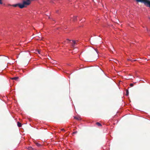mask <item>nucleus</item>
Instances as JSON below:
<instances>
[{"instance_id": "obj_2", "label": "nucleus", "mask_w": 150, "mask_h": 150, "mask_svg": "<svg viewBox=\"0 0 150 150\" xmlns=\"http://www.w3.org/2000/svg\"><path fill=\"white\" fill-rule=\"evenodd\" d=\"M140 2L144 3L146 6L150 8V0H142Z\"/></svg>"}, {"instance_id": "obj_24", "label": "nucleus", "mask_w": 150, "mask_h": 150, "mask_svg": "<svg viewBox=\"0 0 150 150\" xmlns=\"http://www.w3.org/2000/svg\"><path fill=\"white\" fill-rule=\"evenodd\" d=\"M126 95H127V96L129 94H126Z\"/></svg>"}, {"instance_id": "obj_19", "label": "nucleus", "mask_w": 150, "mask_h": 150, "mask_svg": "<svg viewBox=\"0 0 150 150\" xmlns=\"http://www.w3.org/2000/svg\"><path fill=\"white\" fill-rule=\"evenodd\" d=\"M96 53H97L96 55H98V52H97V50H96Z\"/></svg>"}, {"instance_id": "obj_20", "label": "nucleus", "mask_w": 150, "mask_h": 150, "mask_svg": "<svg viewBox=\"0 0 150 150\" xmlns=\"http://www.w3.org/2000/svg\"><path fill=\"white\" fill-rule=\"evenodd\" d=\"M136 60H132V61H133V62H134V61H136Z\"/></svg>"}, {"instance_id": "obj_3", "label": "nucleus", "mask_w": 150, "mask_h": 150, "mask_svg": "<svg viewBox=\"0 0 150 150\" xmlns=\"http://www.w3.org/2000/svg\"><path fill=\"white\" fill-rule=\"evenodd\" d=\"M21 5V4L18 3V4H15L12 5V6H13V7H16L17 6H18L20 8V6Z\"/></svg>"}, {"instance_id": "obj_11", "label": "nucleus", "mask_w": 150, "mask_h": 150, "mask_svg": "<svg viewBox=\"0 0 150 150\" xmlns=\"http://www.w3.org/2000/svg\"><path fill=\"white\" fill-rule=\"evenodd\" d=\"M96 124L99 126H102L101 124L98 122H96Z\"/></svg>"}, {"instance_id": "obj_21", "label": "nucleus", "mask_w": 150, "mask_h": 150, "mask_svg": "<svg viewBox=\"0 0 150 150\" xmlns=\"http://www.w3.org/2000/svg\"><path fill=\"white\" fill-rule=\"evenodd\" d=\"M76 133V132H73V133H74V134H75V133Z\"/></svg>"}, {"instance_id": "obj_15", "label": "nucleus", "mask_w": 150, "mask_h": 150, "mask_svg": "<svg viewBox=\"0 0 150 150\" xmlns=\"http://www.w3.org/2000/svg\"><path fill=\"white\" fill-rule=\"evenodd\" d=\"M126 94H129V91L128 90H126Z\"/></svg>"}, {"instance_id": "obj_9", "label": "nucleus", "mask_w": 150, "mask_h": 150, "mask_svg": "<svg viewBox=\"0 0 150 150\" xmlns=\"http://www.w3.org/2000/svg\"><path fill=\"white\" fill-rule=\"evenodd\" d=\"M74 118L78 120H81V118L80 117H74Z\"/></svg>"}, {"instance_id": "obj_5", "label": "nucleus", "mask_w": 150, "mask_h": 150, "mask_svg": "<svg viewBox=\"0 0 150 150\" xmlns=\"http://www.w3.org/2000/svg\"><path fill=\"white\" fill-rule=\"evenodd\" d=\"M35 143L36 145L38 147H40L42 146V145L39 143L36 142Z\"/></svg>"}, {"instance_id": "obj_4", "label": "nucleus", "mask_w": 150, "mask_h": 150, "mask_svg": "<svg viewBox=\"0 0 150 150\" xmlns=\"http://www.w3.org/2000/svg\"><path fill=\"white\" fill-rule=\"evenodd\" d=\"M72 47H74L75 45L76 44V43L75 41L74 40H72Z\"/></svg>"}, {"instance_id": "obj_17", "label": "nucleus", "mask_w": 150, "mask_h": 150, "mask_svg": "<svg viewBox=\"0 0 150 150\" xmlns=\"http://www.w3.org/2000/svg\"><path fill=\"white\" fill-rule=\"evenodd\" d=\"M38 52L39 54H40V51L39 50H38Z\"/></svg>"}, {"instance_id": "obj_1", "label": "nucleus", "mask_w": 150, "mask_h": 150, "mask_svg": "<svg viewBox=\"0 0 150 150\" xmlns=\"http://www.w3.org/2000/svg\"><path fill=\"white\" fill-rule=\"evenodd\" d=\"M31 0H24L23 1V4H21V5L20 6V8H22L24 7H26L27 6L29 5L31 3Z\"/></svg>"}, {"instance_id": "obj_8", "label": "nucleus", "mask_w": 150, "mask_h": 150, "mask_svg": "<svg viewBox=\"0 0 150 150\" xmlns=\"http://www.w3.org/2000/svg\"><path fill=\"white\" fill-rule=\"evenodd\" d=\"M17 125L19 127H20L21 126V124L19 122H18L17 123Z\"/></svg>"}, {"instance_id": "obj_22", "label": "nucleus", "mask_w": 150, "mask_h": 150, "mask_svg": "<svg viewBox=\"0 0 150 150\" xmlns=\"http://www.w3.org/2000/svg\"><path fill=\"white\" fill-rule=\"evenodd\" d=\"M67 40H69V41H71V40H69L68 39H67Z\"/></svg>"}, {"instance_id": "obj_7", "label": "nucleus", "mask_w": 150, "mask_h": 150, "mask_svg": "<svg viewBox=\"0 0 150 150\" xmlns=\"http://www.w3.org/2000/svg\"><path fill=\"white\" fill-rule=\"evenodd\" d=\"M18 78H19V77H14L13 78H11V79L12 80H15L16 81H17L18 79Z\"/></svg>"}, {"instance_id": "obj_12", "label": "nucleus", "mask_w": 150, "mask_h": 150, "mask_svg": "<svg viewBox=\"0 0 150 150\" xmlns=\"http://www.w3.org/2000/svg\"><path fill=\"white\" fill-rule=\"evenodd\" d=\"M134 85V84L133 83H130V86H131V87H133Z\"/></svg>"}, {"instance_id": "obj_14", "label": "nucleus", "mask_w": 150, "mask_h": 150, "mask_svg": "<svg viewBox=\"0 0 150 150\" xmlns=\"http://www.w3.org/2000/svg\"><path fill=\"white\" fill-rule=\"evenodd\" d=\"M127 60L129 61H131L132 62H133L132 60L131 59H128Z\"/></svg>"}, {"instance_id": "obj_23", "label": "nucleus", "mask_w": 150, "mask_h": 150, "mask_svg": "<svg viewBox=\"0 0 150 150\" xmlns=\"http://www.w3.org/2000/svg\"><path fill=\"white\" fill-rule=\"evenodd\" d=\"M147 31H148V29L147 28Z\"/></svg>"}, {"instance_id": "obj_10", "label": "nucleus", "mask_w": 150, "mask_h": 150, "mask_svg": "<svg viewBox=\"0 0 150 150\" xmlns=\"http://www.w3.org/2000/svg\"><path fill=\"white\" fill-rule=\"evenodd\" d=\"M76 20V16H74L73 18V20L74 21H75Z\"/></svg>"}, {"instance_id": "obj_13", "label": "nucleus", "mask_w": 150, "mask_h": 150, "mask_svg": "<svg viewBox=\"0 0 150 150\" xmlns=\"http://www.w3.org/2000/svg\"><path fill=\"white\" fill-rule=\"evenodd\" d=\"M137 2H140L142 0H135Z\"/></svg>"}, {"instance_id": "obj_18", "label": "nucleus", "mask_w": 150, "mask_h": 150, "mask_svg": "<svg viewBox=\"0 0 150 150\" xmlns=\"http://www.w3.org/2000/svg\"><path fill=\"white\" fill-rule=\"evenodd\" d=\"M61 130L62 131H64V129H61Z\"/></svg>"}, {"instance_id": "obj_6", "label": "nucleus", "mask_w": 150, "mask_h": 150, "mask_svg": "<svg viewBox=\"0 0 150 150\" xmlns=\"http://www.w3.org/2000/svg\"><path fill=\"white\" fill-rule=\"evenodd\" d=\"M27 149L29 150H35V149L31 146L28 147Z\"/></svg>"}, {"instance_id": "obj_16", "label": "nucleus", "mask_w": 150, "mask_h": 150, "mask_svg": "<svg viewBox=\"0 0 150 150\" xmlns=\"http://www.w3.org/2000/svg\"><path fill=\"white\" fill-rule=\"evenodd\" d=\"M0 4H2V0H0Z\"/></svg>"}]
</instances>
